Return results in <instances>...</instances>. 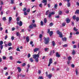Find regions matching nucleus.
<instances>
[{
    "label": "nucleus",
    "mask_w": 79,
    "mask_h": 79,
    "mask_svg": "<svg viewBox=\"0 0 79 79\" xmlns=\"http://www.w3.org/2000/svg\"><path fill=\"white\" fill-rule=\"evenodd\" d=\"M33 58L35 59V61L36 62H39V53L37 54H34L33 55Z\"/></svg>",
    "instance_id": "f257e3e1"
},
{
    "label": "nucleus",
    "mask_w": 79,
    "mask_h": 79,
    "mask_svg": "<svg viewBox=\"0 0 79 79\" xmlns=\"http://www.w3.org/2000/svg\"><path fill=\"white\" fill-rule=\"evenodd\" d=\"M44 44H49V42L50 41L49 38H46L45 37H44Z\"/></svg>",
    "instance_id": "f03ea898"
},
{
    "label": "nucleus",
    "mask_w": 79,
    "mask_h": 79,
    "mask_svg": "<svg viewBox=\"0 0 79 79\" xmlns=\"http://www.w3.org/2000/svg\"><path fill=\"white\" fill-rule=\"evenodd\" d=\"M57 33L58 34H59L60 37V38H62V37H63V35L62 34L61 32H60L59 31H57Z\"/></svg>",
    "instance_id": "7ed1b4c3"
},
{
    "label": "nucleus",
    "mask_w": 79,
    "mask_h": 79,
    "mask_svg": "<svg viewBox=\"0 0 79 79\" xmlns=\"http://www.w3.org/2000/svg\"><path fill=\"white\" fill-rule=\"evenodd\" d=\"M52 63H53V60H52V58H51L49 60V62L48 64V66H50L51 64H52Z\"/></svg>",
    "instance_id": "20e7f679"
},
{
    "label": "nucleus",
    "mask_w": 79,
    "mask_h": 79,
    "mask_svg": "<svg viewBox=\"0 0 79 79\" xmlns=\"http://www.w3.org/2000/svg\"><path fill=\"white\" fill-rule=\"evenodd\" d=\"M42 3H43L44 5H46L47 2V0H43L42 2Z\"/></svg>",
    "instance_id": "39448f33"
},
{
    "label": "nucleus",
    "mask_w": 79,
    "mask_h": 79,
    "mask_svg": "<svg viewBox=\"0 0 79 79\" xmlns=\"http://www.w3.org/2000/svg\"><path fill=\"white\" fill-rule=\"evenodd\" d=\"M17 24L18 25L19 24V25L20 26H21L22 25H23V23L21 22V21H20L19 22H19H17Z\"/></svg>",
    "instance_id": "423d86ee"
},
{
    "label": "nucleus",
    "mask_w": 79,
    "mask_h": 79,
    "mask_svg": "<svg viewBox=\"0 0 79 79\" xmlns=\"http://www.w3.org/2000/svg\"><path fill=\"white\" fill-rule=\"evenodd\" d=\"M52 74H50L48 75H47V77H48V78H49V79H50V78L52 77Z\"/></svg>",
    "instance_id": "0eeeda50"
},
{
    "label": "nucleus",
    "mask_w": 79,
    "mask_h": 79,
    "mask_svg": "<svg viewBox=\"0 0 79 79\" xmlns=\"http://www.w3.org/2000/svg\"><path fill=\"white\" fill-rule=\"evenodd\" d=\"M16 35L17 36H18L19 37H21V34L19 32H17L16 33Z\"/></svg>",
    "instance_id": "6e6552de"
},
{
    "label": "nucleus",
    "mask_w": 79,
    "mask_h": 79,
    "mask_svg": "<svg viewBox=\"0 0 79 79\" xmlns=\"http://www.w3.org/2000/svg\"><path fill=\"white\" fill-rule=\"evenodd\" d=\"M17 69H18V72L19 73H21V68L19 67H18Z\"/></svg>",
    "instance_id": "1a4fd4ad"
},
{
    "label": "nucleus",
    "mask_w": 79,
    "mask_h": 79,
    "mask_svg": "<svg viewBox=\"0 0 79 79\" xmlns=\"http://www.w3.org/2000/svg\"><path fill=\"white\" fill-rule=\"evenodd\" d=\"M66 21L67 23H69L70 22V19H69V18H67L66 19Z\"/></svg>",
    "instance_id": "9d476101"
},
{
    "label": "nucleus",
    "mask_w": 79,
    "mask_h": 79,
    "mask_svg": "<svg viewBox=\"0 0 79 79\" xmlns=\"http://www.w3.org/2000/svg\"><path fill=\"white\" fill-rule=\"evenodd\" d=\"M39 50V48H35V49H34V52H37V51H38Z\"/></svg>",
    "instance_id": "9b49d317"
},
{
    "label": "nucleus",
    "mask_w": 79,
    "mask_h": 79,
    "mask_svg": "<svg viewBox=\"0 0 79 79\" xmlns=\"http://www.w3.org/2000/svg\"><path fill=\"white\" fill-rule=\"evenodd\" d=\"M29 61L30 62H31V63H32L34 62V60H33L32 58L31 57L29 59Z\"/></svg>",
    "instance_id": "f8f14e48"
},
{
    "label": "nucleus",
    "mask_w": 79,
    "mask_h": 79,
    "mask_svg": "<svg viewBox=\"0 0 79 79\" xmlns=\"http://www.w3.org/2000/svg\"><path fill=\"white\" fill-rule=\"evenodd\" d=\"M26 40L27 42H29V36L27 37L26 38Z\"/></svg>",
    "instance_id": "ddd939ff"
},
{
    "label": "nucleus",
    "mask_w": 79,
    "mask_h": 79,
    "mask_svg": "<svg viewBox=\"0 0 79 79\" xmlns=\"http://www.w3.org/2000/svg\"><path fill=\"white\" fill-rule=\"evenodd\" d=\"M56 56L57 57H58V58H60V55H59V54L58 52H57L56 54Z\"/></svg>",
    "instance_id": "4468645a"
},
{
    "label": "nucleus",
    "mask_w": 79,
    "mask_h": 79,
    "mask_svg": "<svg viewBox=\"0 0 79 79\" xmlns=\"http://www.w3.org/2000/svg\"><path fill=\"white\" fill-rule=\"evenodd\" d=\"M52 44L53 46H54V47L55 46V45H56V43H55V41H52Z\"/></svg>",
    "instance_id": "2eb2a0df"
},
{
    "label": "nucleus",
    "mask_w": 79,
    "mask_h": 79,
    "mask_svg": "<svg viewBox=\"0 0 79 79\" xmlns=\"http://www.w3.org/2000/svg\"><path fill=\"white\" fill-rule=\"evenodd\" d=\"M33 25L32 24L30 25L29 26V28H30V29H33Z\"/></svg>",
    "instance_id": "dca6fc26"
},
{
    "label": "nucleus",
    "mask_w": 79,
    "mask_h": 79,
    "mask_svg": "<svg viewBox=\"0 0 79 79\" xmlns=\"http://www.w3.org/2000/svg\"><path fill=\"white\" fill-rule=\"evenodd\" d=\"M62 40L63 42H66V38H62Z\"/></svg>",
    "instance_id": "f3484780"
},
{
    "label": "nucleus",
    "mask_w": 79,
    "mask_h": 79,
    "mask_svg": "<svg viewBox=\"0 0 79 79\" xmlns=\"http://www.w3.org/2000/svg\"><path fill=\"white\" fill-rule=\"evenodd\" d=\"M73 30L76 32H77V31H78V29L76 28V27H74L73 28Z\"/></svg>",
    "instance_id": "a211bd4d"
},
{
    "label": "nucleus",
    "mask_w": 79,
    "mask_h": 79,
    "mask_svg": "<svg viewBox=\"0 0 79 79\" xmlns=\"http://www.w3.org/2000/svg\"><path fill=\"white\" fill-rule=\"evenodd\" d=\"M9 22H11V20H12V18L11 17H10L9 18Z\"/></svg>",
    "instance_id": "6ab92c4d"
},
{
    "label": "nucleus",
    "mask_w": 79,
    "mask_h": 79,
    "mask_svg": "<svg viewBox=\"0 0 79 79\" xmlns=\"http://www.w3.org/2000/svg\"><path fill=\"white\" fill-rule=\"evenodd\" d=\"M75 53H76V51H75V50H73V51L72 52V55H74Z\"/></svg>",
    "instance_id": "aec40b11"
},
{
    "label": "nucleus",
    "mask_w": 79,
    "mask_h": 79,
    "mask_svg": "<svg viewBox=\"0 0 79 79\" xmlns=\"http://www.w3.org/2000/svg\"><path fill=\"white\" fill-rule=\"evenodd\" d=\"M50 36H52V34H53V31H51L49 33Z\"/></svg>",
    "instance_id": "412c9836"
},
{
    "label": "nucleus",
    "mask_w": 79,
    "mask_h": 79,
    "mask_svg": "<svg viewBox=\"0 0 79 79\" xmlns=\"http://www.w3.org/2000/svg\"><path fill=\"white\" fill-rule=\"evenodd\" d=\"M43 6V5L42 3H40L39 5V6H40V8H42Z\"/></svg>",
    "instance_id": "4be33fe9"
},
{
    "label": "nucleus",
    "mask_w": 79,
    "mask_h": 79,
    "mask_svg": "<svg viewBox=\"0 0 79 79\" xmlns=\"http://www.w3.org/2000/svg\"><path fill=\"white\" fill-rule=\"evenodd\" d=\"M33 25V27H37V25H36V24H32Z\"/></svg>",
    "instance_id": "5701e85b"
},
{
    "label": "nucleus",
    "mask_w": 79,
    "mask_h": 79,
    "mask_svg": "<svg viewBox=\"0 0 79 79\" xmlns=\"http://www.w3.org/2000/svg\"><path fill=\"white\" fill-rule=\"evenodd\" d=\"M72 58V57L71 56H69L68 57V60H71Z\"/></svg>",
    "instance_id": "b1692460"
},
{
    "label": "nucleus",
    "mask_w": 79,
    "mask_h": 79,
    "mask_svg": "<svg viewBox=\"0 0 79 79\" xmlns=\"http://www.w3.org/2000/svg\"><path fill=\"white\" fill-rule=\"evenodd\" d=\"M24 15H25V16H27V15H28V14H27V12H26V11L24 12Z\"/></svg>",
    "instance_id": "393cba45"
},
{
    "label": "nucleus",
    "mask_w": 79,
    "mask_h": 79,
    "mask_svg": "<svg viewBox=\"0 0 79 79\" xmlns=\"http://www.w3.org/2000/svg\"><path fill=\"white\" fill-rule=\"evenodd\" d=\"M58 6V5L57 4H56L54 5V8L55 9H56V7Z\"/></svg>",
    "instance_id": "a878e982"
},
{
    "label": "nucleus",
    "mask_w": 79,
    "mask_h": 79,
    "mask_svg": "<svg viewBox=\"0 0 79 79\" xmlns=\"http://www.w3.org/2000/svg\"><path fill=\"white\" fill-rule=\"evenodd\" d=\"M10 2L11 4H13L14 3V0H10Z\"/></svg>",
    "instance_id": "bb28decb"
},
{
    "label": "nucleus",
    "mask_w": 79,
    "mask_h": 79,
    "mask_svg": "<svg viewBox=\"0 0 79 79\" xmlns=\"http://www.w3.org/2000/svg\"><path fill=\"white\" fill-rule=\"evenodd\" d=\"M19 19H20V17H18L17 18L16 21H19Z\"/></svg>",
    "instance_id": "cd10ccee"
},
{
    "label": "nucleus",
    "mask_w": 79,
    "mask_h": 79,
    "mask_svg": "<svg viewBox=\"0 0 79 79\" xmlns=\"http://www.w3.org/2000/svg\"><path fill=\"white\" fill-rule=\"evenodd\" d=\"M20 77H25V75H23V74H21L20 75Z\"/></svg>",
    "instance_id": "c85d7f7f"
},
{
    "label": "nucleus",
    "mask_w": 79,
    "mask_h": 79,
    "mask_svg": "<svg viewBox=\"0 0 79 79\" xmlns=\"http://www.w3.org/2000/svg\"><path fill=\"white\" fill-rule=\"evenodd\" d=\"M49 13L50 14H49L48 17V18H51V16H52V15L50 13V12H49Z\"/></svg>",
    "instance_id": "c756f323"
},
{
    "label": "nucleus",
    "mask_w": 79,
    "mask_h": 79,
    "mask_svg": "<svg viewBox=\"0 0 79 79\" xmlns=\"http://www.w3.org/2000/svg\"><path fill=\"white\" fill-rule=\"evenodd\" d=\"M71 5V4H70V3L68 2L67 3V6L68 7H69Z\"/></svg>",
    "instance_id": "7c9ffc66"
},
{
    "label": "nucleus",
    "mask_w": 79,
    "mask_h": 79,
    "mask_svg": "<svg viewBox=\"0 0 79 79\" xmlns=\"http://www.w3.org/2000/svg\"><path fill=\"white\" fill-rule=\"evenodd\" d=\"M42 36H43V35L41 34H40L39 35L40 39H42Z\"/></svg>",
    "instance_id": "2f4dec72"
},
{
    "label": "nucleus",
    "mask_w": 79,
    "mask_h": 79,
    "mask_svg": "<svg viewBox=\"0 0 79 79\" xmlns=\"http://www.w3.org/2000/svg\"><path fill=\"white\" fill-rule=\"evenodd\" d=\"M3 44V42L2 41L0 42V45H2V44Z\"/></svg>",
    "instance_id": "473e14b6"
},
{
    "label": "nucleus",
    "mask_w": 79,
    "mask_h": 79,
    "mask_svg": "<svg viewBox=\"0 0 79 79\" xmlns=\"http://www.w3.org/2000/svg\"><path fill=\"white\" fill-rule=\"evenodd\" d=\"M17 51H19V52H20V50H19V47H17V48L16 49Z\"/></svg>",
    "instance_id": "72a5a7b5"
},
{
    "label": "nucleus",
    "mask_w": 79,
    "mask_h": 79,
    "mask_svg": "<svg viewBox=\"0 0 79 79\" xmlns=\"http://www.w3.org/2000/svg\"><path fill=\"white\" fill-rule=\"evenodd\" d=\"M49 10L47 11L46 12V15H48V12H49Z\"/></svg>",
    "instance_id": "f704fd0d"
},
{
    "label": "nucleus",
    "mask_w": 79,
    "mask_h": 79,
    "mask_svg": "<svg viewBox=\"0 0 79 79\" xmlns=\"http://www.w3.org/2000/svg\"><path fill=\"white\" fill-rule=\"evenodd\" d=\"M6 56H2L3 60H5L6 59Z\"/></svg>",
    "instance_id": "c9c22d12"
},
{
    "label": "nucleus",
    "mask_w": 79,
    "mask_h": 79,
    "mask_svg": "<svg viewBox=\"0 0 79 79\" xmlns=\"http://www.w3.org/2000/svg\"><path fill=\"white\" fill-rule=\"evenodd\" d=\"M44 22L45 23H47V19L45 18L44 19Z\"/></svg>",
    "instance_id": "e433bc0d"
},
{
    "label": "nucleus",
    "mask_w": 79,
    "mask_h": 79,
    "mask_svg": "<svg viewBox=\"0 0 79 79\" xmlns=\"http://www.w3.org/2000/svg\"><path fill=\"white\" fill-rule=\"evenodd\" d=\"M53 25V23H51L49 24V26L51 27V26H52Z\"/></svg>",
    "instance_id": "4c0bfd02"
},
{
    "label": "nucleus",
    "mask_w": 79,
    "mask_h": 79,
    "mask_svg": "<svg viewBox=\"0 0 79 79\" xmlns=\"http://www.w3.org/2000/svg\"><path fill=\"white\" fill-rule=\"evenodd\" d=\"M41 26H43L44 25V22H43V21H41Z\"/></svg>",
    "instance_id": "58836bf2"
},
{
    "label": "nucleus",
    "mask_w": 79,
    "mask_h": 79,
    "mask_svg": "<svg viewBox=\"0 0 79 79\" xmlns=\"http://www.w3.org/2000/svg\"><path fill=\"white\" fill-rule=\"evenodd\" d=\"M50 14H51L52 15H54V14H55V11H53V12H52L51 13H50Z\"/></svg>",
    "instance_id": "ea45409f"
},
{
    "label": "nucleus",
    "mask_w": 79,
    "mask_h": 79,
    "mask_svg": "<svg viewBox=\"0 0 79 79\" xmlns=\"http://www.w3.org/2000/svg\"><path fill=\"white\" fill-rule=\"evenodd\" d=\"M63 47H68V44H65L63 45Z\"/></svg>",
    "instance_id": "a19ab883"
},
{
    "label": "nucleus",
    "mask_w": 79,
    "mask_h": 79,
    "mask_svg": "<svg viewBox=\"0 0 79 79\" xmlns=\"http://www.w3.org/2000/svg\"><path fill=\"white\" fill-rule=\"evenodd\" d=\"M30 57H31V54H30V53H29L27 56V58H30Z\"/></svg>",
    "instance_id": "79ce46f5"
},
{
    "label": "nucleus",
    "mask_w": 79,
    "mask_h": 79,
    "mask_svg": "<svg viewBox=\"0 0 79 79\" xmlns=\"http://www.w3.org/2000/svg\"><path fill=\"white\" fill-rule=\"evenodd\" d=\"M76 19L77 21H78L79 20V17H77L76 18Z\"/></svg>",
    "instance_id": "37998d69"
},
{
    "label": "nucleus",
    "mask_w": 79,
    "mask_h": 79,
    "mask_svg": "<svg viewBox=\"0 0 79 79\" xmlns=\"http://www.w3.org/2000/svg\"><path fill=\"white\" fill-rule=\"evenodd\" d=\"M16 63H19V64H20V63H22V62H21L20 61H17Z\"/></svg>",
    "instance_id": "c03bdc74"
},
{
    "label": "nucleus",
    "mask_w": 79,
    "mask_h": 79,
    "mask_svg": "<svg viewBox=\"0 0 79 79\" xmlns=\"http://www.w3.org/2000/svg\"><path fill=\"white\" fill-rule=\"evenodd\" d=\"M26 10H27L26 8L25 7L23 8V11H26Z\"/></svg>",
    "instance_id": "a18cd8bd"
},
{
    "label": "nucleus",
    "mask_w": 79,
    "mask_h": 79,
    "mask_svg": "<svg viewBox=\"0 0 79 79\" xmlns=\"http://www.w3.org/2000/svg\"><path fill=\"white\" fill-rule=\"evenodd\" d=\"M76 15H74L73 16V19L75 20L76 19Z\"/></svg>",
    "instance_id": "49530a36"
},
{
    "label": "nucleus",
    "mask_w": 79,
    "mask_h": 79,
    "mask_svg": "<svg viewBox=\"0 0 79 79\" xmlns=\"http://www.w3.org/2000/svg\"><path fill=\"white\" fill-rule=\"evenodd\" d=\"M38 79H44V78L42 77H38Z\"/></svg>",
    "instance_id": "de8ad7c7"
},
{
    "label": "nucleus",
    "mask_w": 79,
    "mask_h": 79,
    "mask_svg": "<svg viewBox=\"0 0 79 79\" xmlns=\"http://www.w3.org/2000/svg\"><path fill=\"white\" fill-rule=\"evenodd\" d=\"M27 12L28 13H29V12H30V9H28L27 10Z\"/></svg>",
    "instance_id": "09e8293b"
},
{
    "label": "nucleus",
    "mask_w": 79,
    "mask_h": 79,
    "mask_svg": "<svg viewBox=\"0 0 79 79\" xmlns=\"http://www.w3.org/2000/svg\"><path fill=\"white\" fill-rule=\"evenodd\" d=\"M25 65L26 63H24L22 65V66H25Z\"/></svg>",
    "instance_id": "8fccbe9b"
},
{
    "label": "nucleus",
    "mask_w": 79,
    "mask_h": 79,
    "mask_svg": "<svg viewBox=\"0 0 79 79\" xmlns=\"http://www.w3.org/2000/svg\"><path fill=\"white\" fill-rule=\"evenodd\" d=\"M2 20L3 21H6V17H4L3 18H2Z\"/></svg>",
    "instance_id": "3c124183"
},
{
    "label": "nucleus",
    "mask_w": 79,
    "mask_h": 79,
    "mask_svg": "<svg viewBox=\"0 0 79 79\" xmlns=\"http://www.w3.org/2000/svg\"><path fill=\"white\" fill-rule=\"evenodd\" d=\"M11 39L12 40H14V39H15V38L14 37V36H12L11 37Z\"/></svg>",
    "instance_id": "603ef678"
},
{
    "label": "nucleus",
    "mask_w": 79,
    "mask_h": 79,
    "mask_svg": "<svg viewBox=\"0 0 79 79\" xmlns=\"http://www.w3.org/2000/svg\"><path fill=\"white\" fill-rule=\"evenodd\" d=\"M76 12L77 13V14H79V10H76Z\"/></svg>",
    "instance_id": "864d4df0"
},
{
    "label": "nucleus",
    "mask_w": 79,
    "mask_h": 79,
    "mask_svg": "<svg viewBox=\"0 0 79 79\" xmlns=\"http://www.w3.org/2000/svg\"><path fill=\"white\" fill-rule=\"evenodd\" d=\"M61 14H62V12H61V11H59V15H61Z\"/></svg>",
    "instance_id": "5fc2aeb1"
},
{
    "label": "nucleus",
    "mask_w": 79,
    "mask_h": 79,
    "mask_svg": "<svg viewBox=\"0 0 79 79\" xmlns=\"http://www.w3.org/2000/svg\"><path fill=\"white\" fill-rule=\"evenodd\" d=\"M11 45H12L11 43H9L8 44V46H11Z\"/></svg>",
    "instance_id": "6e6d98bb"
},
{
    "label": "nucleus",
    "mask_w": 79,
    "mask_h": 79,
    "mask_svg": "<svg viewBox=\"0 0 79 79\" xmlns=\"http://www.w3.org/2000/svg\"><path fill=\"white\" fill-rule=\"evenodd\" d=\"M76 74L77 76V74H78V71H77V70H76Z\"/></svg>",
    "instance_id": "4d7b16f0"
},
{
    "label": "nucleus",
    "mask_w": 79,
    "mask_h": 79,
    "mask_svg": "<svg viewBox=\"0 0 79 79\" xmlns=\"http://www.w3.org/2000/svg\"><path fill=\"white\" fill-rule=\"evenodd\" d=\"M65 25H66V23H62V26H65Z\"/></svg>",
    "instance_id": "13d9d810"
},
{
    "label": "nucleus",
    "mask_w": 79,
    "mask_h": 79,
    "mask_svg": "<svg viewBox=\"0 0 79 79\" xmlns=\"http://www.w3.org/2000/svg\"><path fill=\"white\" fill-rule=\"evenodd\" d=\"M10 59L11 60H13V56H10Z\"/></svg>",
    "instance_id": "bf43d9fd"
},
{
    "label": "nucleus",
    "mask_w": 79,
    "mask_h": 79,
    "mask_svg": "<svg viewBox=\"0 0 79 79\" xmlns=\"http://www.w3.org/2000/svg\"><path fill=\"white\" fill-rule=\"evenodd\" d=\"M3 45H1L0 48H1V50H2V49H3Z\"/></svg>",
    "instance_id": "052dcab7"
},
{
    "label": "nucleus",
    "mask_w": 79,
    "mask_h": 79,
    "mask_svg": "<svg viewBox=\"0 0 79 79\" xmlns=\"http://www.w3.org/2000/svg\"><path fill=\"white\" fill-rule=\"evenodd\" d=\"M5 33L6 34H8V30L6 29L5 31Z\"/></svg>",
    "instance_id": "680f3d73"
},
{
    "label": "nucleus",
    "mask_w": 79,
    "mask_h": 79,
    "mask_svg": "<svg viewBox=\"0 0 79 79\" xmlns=\"http://www.w3.org/2000/svg\"><path fill=\"white\" fill-rule=\"evenodd\" d=\"M56 18H60V16L58 15L57 16H56L55 17Z\"/></svg>",
    "instance_id": "e2e57ef3"
},
{
    "label": "nucleus",
    "mask_w": 79,
    "mask_h": 79,
    "mask_svg": "<svg viewBox=\"0 0 79 79\" xmlns=\"http://www.w3.org/2000/svg\"><path fill=\"white\" fill-rule=\"evenodd\" d=\"M71 66L72 68H74V64H72Z\"/></svg>",
    "instance_id": "0e129e2a"
},
{
    "label": "nucleus",
    "mask_w": 79,
    "mask_h": 79,
    "mask_svg": "<svg viewBox=\"0 0 79 79\" xmlns=\"http://www.w3.org/2000/svg\"><path fill=\"white\" fill-rule=\"evenodd\" d=\"M7 38H8V36L6 35V36H5V40H6Z\"/></svg>",
    "instance_id": "69168bd1"
},
{
    "label": "nucleus",
    "mask_w": 79,
    "mask_h": 79,
    "mask_svg": "<svg viewBox=\"0 0 79 79\" xmlns=\"http://www.w3.org/2000/svg\"><path fill=\"white\" fill-rule=\"evenodd\" d=\"M0 5H3V2L2 1H1Z\"/></svg>",
    "instance_id": "338daca9"
},
{
    "label": "nucleus",
    "mask_w": 79,
    "mask_h": 79,
    "mask_svg": "<svg viewBox=\"0 0 79 79\" xmlns=\"http://www.w3.org/2000/svg\"><path fill=\"white\" fill-rule=\"evenodd\" d=\"M77 5L78 6H79V2H77Z\"/></svg>",
    "instance_id": "774afa93"
}]
</instances>
